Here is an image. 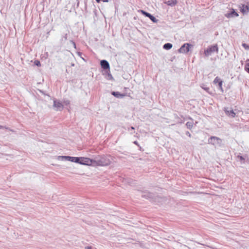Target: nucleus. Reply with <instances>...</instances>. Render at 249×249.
<instances>
[{
  "label": "nucleus",
  "instance_id": "423d86ee",
  "mask_svg": "<svg viewBox=\"0 0 249 249\" xmlns=\"http://www.w3.org/2000/svg\"><path fill=\"white\" fill-rule=\"evenodd\" d=\"M141 12L144 16H145L147 17H148L153 22L156 23L158 21V20L152 15H151L150 14L146 12L145 11L143 10H141Z\"/></svg>",
  "mask_w": 249,
  "mask_h": 249
},
{
  "label": "nucleus",
  "instance_id": "a211bd4d",
  "mask_svg": "<svg viewBox=\"0 0 249 249\" xmlns=\"http://www.w3.org/2000/svg\"><path fill=\"white\" fill-rule=\"evenodd\" d=\"M59 158H60L61 159H65V160H69V161H70L71 159V157H70V156H60Z\"/></svg>",
  "mask_w": 249,
  "mask_h": 249
},
{
  "label": "nucleus",
  "instance_id": "393cba45",
  "mask_svg": "<svg viewBox=\"0 0 249 249\" xmlns=\"http://www.w3.org/2000/svg\"><path fill=\"white\" fill-rule=\"evenodd\" d=\"M208 89V88H205L204 89L205 90H207Z\"/></svg>",
  "mask_w": 249,
  "mask_h": 249
},
{
  "label": "nucleus",
  "instance_id": "39448f33",
  "mask_svg": "<svg viewBox=\"0 0 249 249\" xmlns=\"http://www.w3.org/2000/svg\"><path fill=\"white\" fill-rule=\"evenodd\" d=\"M240 11L242 14H245L249 12V3L247 5L242 4L239 6Z\"/></svg>",
  "mask_w": 249,
  "mask_h": 249
},
{
  "label": "nucleus",
  "instance_id": "20e7f679",
  "mask_svg": "<svg viewBox=\"0 0 249 249\" xmlns=\"http://www.w3.org/2000/svg\"><path fill=\"white\" fill-rule=\"evenodd\" d=\"M213 83L215 85L218 84L219 89L221 90L222 92H223L224 89L222 88L223 81L221 80V79L219 77H215L213 80Z\"/></svg>",
  "mask_w": 249,
  "mask_h": 249
},
{
  "label": "nucleus",
  "instance_id": "aec40b11",
  "mask_svg": "<svg viewBox=\"0 0 249 249\" xmlns=\"http://www.w3.org/2000/svg\"><path fill=\"white\" fill-rule=\"evenodd\" d=\"M34 63L37 66L40 67L41 66V64H40L39 61H38V60L35 61Z\"/></svg>",
  "mask_w": 249,
  "mask_h": 249
},
{
  "label": "nucleus",
  "instance_id": "f03ea898",
  "mask_svg": "<svg viewBox=\"0 0 249 249\" xmlns=\"http://www.w3.org/2000/svg\"><path fill=\"white\" fill-rule=\"evenodd\" d=\"M218 48L217 45H214L208 48L207 49L204 51V54L206 56H209L214 52L218 53Z\"/></svg>",
  "mask_w": 249,
  "mask_h": 249
},
{
  "label": "nucleus",
  "instance_id": "5701e85b",
  "mask_svg": "<svg viewBox=\"0 0 249 249\" xmlns=\"http://www.w3.org/2000/svg\"><path fill=\"white\" fill-rule=\"evenodd\" d=\"M3 128V127L2 126L0 125V128Z\"/></svg>",
  "mask_w": 249,
  "mask_h": 249
},
{
  "label": "nucleus",
  "instance_id": "f8f14e48",
  "mask_svg": "<svg viewBox=\"0 0 249 249\" xmlns=\"http://www.w3.org/2000/svg\"><path fill=\"white\" fill-rule=\"evenodd\" d=\"M172 47V44L169 43H166L163 45V48L166 50H169Z\"/></svg>",
  "mask_w": 249,
  "mask_h": 249
},
{
  "label": "nucleus",
  "instance_id": "4be33fe9",
  "mask_svg": "<svg viewBox=\"0 0 249 249\" xmlns=\"http://www.w3.org/2000/svg\"><path fill=\"white\" fill-rule=\"evenodd\" d=\"M86 249H92L91 247H86Z\"/></svg>",
  "mask_w": 249,
  "mask_h": 249
},
{
  "label": "nucleus",
  "instance_id": "0eeeda50",
  "mask_svg": "<svg viewBox=\"0 0 249 249\" xmlns=\"http://www.w3.org/2000/svg\"><path fill=\"white\" fill-rule=\"evenodd\" d=\"M239 16L238 14L236 12L234 9H231V12L230 13H227L225 14V17L227 18H231L233 17H238Z\"/></svg>",
  "mask_w": 249,
  "mask_h": 249
},
{
  "label": "nucleus",
  "instance_id": "412c9836",
  "mask_svg": "<svg viewBox=\"0 0 249 249\" xmlns=\"http://www.w3.org/2000/svg\"><path fill=\"white\" fill-rule=\"evenodd\" d=\"M242 46L245 48V49H249V47L246 44H243Z\"/></svg>",
  "mask_w": 249,
  "mask_h": 249
},
{
  "label": "nucleus",
  "instance_id": "7ed1b4c3",
  "mask_svg": "<svg viewBox=\"0 0 249 249\" xmlns=\"http://www.w3.org/2000/svg\"><path fill=\"white\" fill-rule=\"evenodd\" d=\"M191 46V45L190 44L185 43L178 50V52L182 53H187L190 51Z\"/></svg>",
  "mask_w": 249,
  "mask_h": 249
},
{
  "label": "nucleus",
  "instance_id": "2eb2a0df",
  "mask_svg": "<svg viewBox=\"0 0 249 249\" xmlns=\"http://www.w3.org/2000/svg\"><path fill=\"white\" fill-rule=\"evenodd\" d=\"M245 69L247 72L249 73V59L246 61V63L245 66Z\"/></svg>",
  "mask_w": 249,
  "mask_h": 249
},
{
  "label": "nucleus",
  "instance_id": "ddd939ff",
  "mask_svg": "<svg viewBox=\"0 0 249 249\" xmlns=\"http://www.w3.org/2000/svg\"><path fill=\"white\" fill-rule=\"evenodd\" d=\"M79 157H71V161L79 163Z\"/></svg>",
  "mask_w": 249,
  "mask_h": 249
},
{
  "label": "nucleus",
  "instance_id": "b1692460",
  "mask_svg": "<svg viewBox=\"0 0 249 249\" xmlns=\"http://www.w3.org/2000/svg\"><path fill=\"white\" fill-rule=\"evenodd\" d=\"M208 89V88H205L204 89L205 90H207Z\"/></svg>",
  "mask_w": 249,
  "mask_h": 249
},
{
  "label": "nucleus",
  "instance_id": "9d476101",
  "mask_svg": "<svg viewBox=\"0 0 249 249\" xmlns=\"http://www.w3.org/2000/svg\"><path fill=\"white\" fill-rule=\"evenodd\" d=\"M111 94L114 96L115 97H117V98H121V97H124L126 95L125 94H121L120 93V92H115V91H113L112 92Z\"/></svg>",
  "mask_w": 249,
  "mask_h": 249
},
{
  "label": "nucleus",
  "instance_id": "9b49d317",
  "mask_svg": "<svg viewBox=\"0 0 249 249\" xmlns=\"http://www.w3.org/2000/svg\"><path fill=\"white\" fill-rule=\"evenodd\" d=\"M226 113L228 115L231 116L232 117H234L236 115L235 112L232 110L230 111H226Z\"/></svg>",
  "mask_w": 249,
  "mask_h": 249
},
{
  "label": "nucleus",
  "instance_id": "a878e982",
  "mask_svg": "<svg viewBox=\"0 0 249 249\" xmlns=\"http://www.w3.org/2000/svg\"><path fill=\"white\" fill-rule=\"evenodd\" d=\"M131 128L133 129H134L133 127H132Z\"/></svg>",
  "mask_w": 249,
  "mask_h": 249
},
{
  "label": "nucleus",
  "instance_id": "dca6fc26",
  "mask_svg": "<svg viewBox=\"0 0 249 249\" xmlns=\"http://www.w3.org/2000/svg\"><path fill=\"white\" fill-rule=\"evenodd\" d=\"M210 140H211V142H212V143L213 142H212V141H213V140L214 141H216V142H220V141H221L220 139V138H217V137H211V138H210Z\"/></svg>",
  "mask_w": 249,
  "mask_h": 249
},
{
  "label": "nucleus",
  "instance_id": "f3484780",
  "mask_svg": "<svg viewBox=\"0 0 249 249\" xmlns=\"http://www.w3.org/2000/svg\"><path fill=\"white\" fill-rule=\"evenodd\" d=\"M177 3V0H171V1H169L168 2V4L171 5H175Z\"/></svg>",
  "mask_w": 249,
  "mask_h": 249
},
{
  "label": "nucleus",
  "instance_id": "1a4fd4ad",
  "mask_svg": "<svg viewBox=\"0 0 249 249\" xmlns=\"http://www.w3.org/2000/svg\"><path fill=\"white\" fill-rule=\"evenodd\" d=\"M53 106L56 108V110H61L63 108V104L58 101H54L53 102Z\"/></svg>",
  "mask_w": 249,
  "mask_h": 249
},
{
  "label": "nucleus",
  "instance_id": "6ab92c4d",
  "mask_svg": "<svg viewBox=\"0 0 249 249\" xmlns=\"http://www.w3.org/2000/svg\"><path fill=\"white\" fill-rule=\"evenodd\" d=\"M59 158H60L61 159H65V160H69V161H70L71 159V157H70V156H60Z\"/></svg>",
  "mask_w": 249,
  "mask_h": 249
},
{
  "label": "nucleus",
  "instance_id": "6e6552de",
  "mask_svg": "<svg viewBox=\"0 0 249 249\" xmlns=\"http://www.w3.org/2000/svg\"><path fill=\"white\" fill-rule=\"evenodd\" d=\"M100 64L102 68L104 70H109V65L108 62L106 60H101L100 62Z\"/></svg>",
  "mask_w": 249,
  "mask_h": 249
},
{
  "label": "nucleus",
  "instance_id": "f257e3e1",
  "mask_svg": "<svg viewBox=\"0 0 249 249\" xmlns=\"http://www.w3.org/2000/svg\"><path fill=\"white\" fill-rule=\"evenodd\" d=\"M79 163L82 165H101V166H104L107 165L108 164V163H100V161H97L96 160H91L89 158H86V157H79Z\"/></svg>",
  "mask_w": 249,
  "mask_h": 249
},
{
  "label": "nucleus",
  "instance_id": "4468645a",
  "mask_svg": "<svg viewBox=\"0 0 249 249\" xmlns=\"http://www.w3.org/2000/svg\"><path fill=\"white\" fill-rule=\"evenodd\" d=\"M186 125L188 129H191L192 128V127L193 126V122L192 121V122H188L186 123Z\"/></svg>",
  "mask_w": 249,
  "mask_h": 249
}]
</instances>
